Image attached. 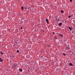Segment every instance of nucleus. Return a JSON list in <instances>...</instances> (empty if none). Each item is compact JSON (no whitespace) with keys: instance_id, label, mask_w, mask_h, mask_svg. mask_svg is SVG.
Returning a JSON list of instances; mask_svg holds the SVG:
<instances>
[{"instance_id":"nucleus-1","label":"nucleus","mask_w":75,"mask_h":75,"mask_svg":"<svg viewBox=\"0 0 75 75\" xmlns=\"http://www.w3.org/2000/svg\"><path fill=\"white\" fill-rule=\"evenodd\" d=\"M17 64L16 63H15L13 64V67H14V68L16 67H17Z\"/></svg>"},{"instance_id":"nucleus-2","label":"nucleus","mask_w":75,"mask_h":75,"mask_svg":"<svg viewBox=\"0 0 75 75\" xmlns=\"http://www.w3.org/2000/svg\"><path fill=\"white\" fill-rule=\"evenodd\" d=\"M69 45L68 46H67V47H66V48L67 49V50H69Z\"/></svg>"},{"instance_id":"nucleus-3","label":"nucleus","mask_w":75,"mask_h":75,"mask_svg":"<svg viewBox=\"0 0 75 75\" xmlns=\"http://www.w3.org/2000/svg\"><path fill=\"white\" fill-rule=\"evenodd\" d=\"M59 19H58V18H57L56 19V22H59Z\"/></svg>"},{"instance_id":"nucleus-4","label":"nucleus","mask_w":75,"mask_h":75,"mask_svg":"<svg viewBox=\"0 0 75 75\" xmlns=\"http://www.w3.org/2000/svg\"><path fill=\"white\" fill-rule=\"evenodd\" d=\"M46 20L47 23H49V22L48 21V19L47 18H46Z\"/></svg>"},{"instance_id":"nucleus-5","label":"nucleus","mask_w":75,"mask_h":75,"mask_svg":"<svg viewBox=\"0 0 75 75\" xmlns=\"http://www.w3.org/2000/svg\"><path fill=\"white\" fill-rule=\"evenodd\" d=\"M62 23H60L58 24V25L61 26V25H62Z\"/></svg>"},{"instance_id":"nucleus-6","label":"nucleus","mask_w":75,"mask_h":75,"mask_svg":"<svg viewBox=\"0 0 75 75\" xmlns=\"http://www.w3.org/2000/svg\"><path fill=\"white\" fill-rule=\"evenodd\" d=\"M19 70L20 71V72H22L23 71V70L21 69H19Z\"/></svg>"},{"instance_id":"nucleus-7","label":"nucleus","mask_w":75,"mask_h":75,"mask_svg":"<svg viewBox=\"0 0 75 75\" xmlns=\"http://www.w3.org/2000/svg\"><path fill=\"white\" fill-rule=\"evenodd\" d=\"M69 65H71V66H73V64L71 63H70L69 64Z\"/></svg>"},{"instance_id":"nucleus-8","label":"nucleus","mask_w":75,"mask_h":75,"mask_svg":"<svg viewBox=\"0 0 75 75\" xmlns=\"http://www.w3.org/2000/svg\"><path fill=\"white\" fill-rule=\"evenodd\" d=\"M60 36H61L62 37H63V35L62 34H60Z\"/></svg>"},{"instance_id":"nucleus-9","label":"nucleus","mask_w":75,"mask_h":75,"mask_svg":"<svg viewBox=\"0 0 75 75\" xmlns=\"http://www.w3.org/2000/svg\"><path fill=\"white\" fill-rule=\"evenodd\" d=\"M68 28H69V29H70V30L71 31H72V29H71V28L69 27H68Z\"/></svg>"},{"instance_id":"nucleus-10","label":"nucleus","mask_w":75,"mask_h":75,"mask_svg":"<svg viewBox=\"0 0 75 75\" xmlns=\"http://www.w3.org/2000/svg\"><path fill=\"white\" fill-rule=\"evenodd\" d=\"M21 9H22V10H23L24 7H23V6H22L21 7Z\"/></svg>"},{"instance_id":"nucleus-11","label":"nucleus","mask_w":75,"mask_h":75,"mask_svg":"<svg viewBox=\"0 0 75 75\" xmlns=\"http://www.w3.org/2000/svg\"><path fill=\"white\" fill-rule=\"evenodd\" d=\"M3 61V60H2L1 59H0V62H2Z\"/></svg>"},{"instance_id":"nucleus-12","label":"nucleus","mask_w":75,"mask_h":75,"mask_svg":"<svg viewBox=\"0 0 75 75\" xmlns=\"http://www.w3.org/2000/svg\"><path fill=\"white\" fill-rule=\"evenodd\" d=\"M61 12L62 13H64V11L62 10L61 11Z\"/></svg>"},{"instance_id":"nucleus-13","label":"nucleus","mask_w":75,"mask_h":75,"mask_svg":"<svg viewBox=\"0 0 75 75\" xmlns=\"http://www.w3.org/2000/svg\"><path fill=\"white\" fill-rule=\"evenodd\" d=\"M71 16H69L68 17V18H71Z\"/></svg>"},{"instance_id":"nucleus-14","label":"nucleus","mask_w":75,"mask_h":75,"mask_svg":"<svg viewBox=\"0 0 75 75\" xmlns=\"http://www.w3.org/2000/svg\"><path fill=\"white\" fill-rule=\"evenodd\" d=\"M63 55H64V56H65L66 55V54H65V53H63Z\"/></svg>"},{"instance_id":"nucleus-15","label":"nucleus","mask_w":75,"mask_h":75,"mask_svg":"<svg viewBox=\"0 0 75 75\" xmlns=\"http://www.w3.org/2000/svg\"><path fill=\"white\" fill-rule=\"evenodd\" d=\"M17 52H18H18H19V50H17Z\"/></svg>"},{"instance_id":"nucleus-16","label":"nucleus","mask_w":75,"mask_h":75,"mask_svg":"<svg viewBox=\"0 0 75 75\" xmlns=\"http://www.w3.org/2000/svg\"><path fill=\"white\" fill-rule=\"evenodd\" d=\"M25 9L26 10H27V8L26 7H25Z\"/></svg>"},{"instance_id":"nucleus-17","label":"nucleus","mask_w":75,"mask_h":75,"mask_svg":"<svg viewBox=\"0 0 75 75\" xmlns=\"http://www.w3.org/2000/svg\"><path fill=\"white\" fill-rule=\"evenodd\" d=\"M1 54H2V55H3V52H1Z\"/></svg>"},{"instance_id":"nucleus-18","label":"nucleus","mask_w":75,"mask_h":75,"mask_svg":"<svg viewBox=\"0 0 75 75\" xmlns=\"http://www.w3.org/2000/svg\"><path fill=\"white\" fill-rule=\"evenodd\" d=\"M55 38H56V39H57V36H56L55 37H54Z\"/></svg>"},{"instance_id":"nucleus-19","label":"nucleus","mask_w":75,"mask_h":75,"mask_svg":"<svg viewBox=\"0 0 75 75\" xmlns=\"http://www.w3.org/2000/svg\"><path fill=\"white\" fill-rule=\"evenodd\" d=\"M54 34H55V32H53V35H54Z\"/></svg>"},{"instance_id":"nucleus-20","label":"nucleus","mask_w":75,"mask_h":75,"mask_svg":"<svg viewBox=\"0 0 75 75\" xmlns=\"http://www.w3.org/2000/svg\"><path fill=\"white\" fill-rule=\"evenodd\" d=\"M70 2L72 1V0H69Z\"/></svg>"},{"instance_id":"nucleus-21","label":"nucleus","mask_w":75,"mask_h":75,"mask_svg":"<svg viewBox=\"0 0 75 75\" xmlns=\"http://www.w3.org/2000/svg\"><path fill=\"white\" fill-rule=\"evenodd\" d=\"M28 72H30V70H29V69H28Z\"/></svg>"},{"instance_id":"nucleus-22","label":"nucleus","mask_w":75,"mask_h":75,"mask_svg":"<svg viewBox=\"0 0 75 75\" xmlns=\"http://www.w3.org/2000/svg\"><path fill=\"white\" fill-rule=\"evenodd\" d=\"M21 29H23V28H22V27L21 28Z\"/></svg>"},{"instance_id":"nucleus-23","label":"nucleus","mask_w":75,"mask_h":75,"mask_svg":"<svg viewBox=\"0 0 75 75\" xmlns=\"http://www.w3.org/2000/svg\"><path fill=\"white\" fill-rule=\"evenodd\" d=\"M71 54H72H72H73V52H72Z\"/></svg>"},{"instance_id":"nucleus-24","label":"nucleus","mask_w":75,"mask_h":75,"mask_svg":"<svg viewBox=\"0 0 75 75\" xmlns=\"http://www.w3.org/2000/svg\"><path fill=\"white\" fill-rule=\"evenodd\" d=\"M72 33H73V31H72Z\"/></svg>"},{"instance_id":"nucleus-25","label":"nucleus","mask_w":75,"mask_h":75,"mask_svg":"<svg viewBox=\"0 0 75 75\" xmlns=\"http://www.w3.org/2000/svg\"><path fill=\"white\" fill-rule=\"evenodd\" d=\"M65 21V22H67V21Z\"/></svg>"},{"instance_id":"nucleus-26","label":"nucleus","mask_w":75,"mask_h":75,"mask_svg":"<svg viewBox=\"0 0 75 75\" xmlns=\"http://www.w3.org/2000/svg\"><path fill=\"white\" fill-rule=\"evenodd\" d=\"M41 57H42V56H41Z\"/></svg>"},{"instance_id":"nucleus-27","label":"nucleus","mask_w":75,"mask_h":75,"mask_svg":"<svg viewBox=\"0 0 75 75\" xmlns=\"http://www.w3.org/2000/svg\"><path fill=\"white\" fill-rule=\"evenodd\" d=\"M0 59H1V58H0Z\"/></svg>"},{"instance_id":"nucleus-28","label":"nucleus","mask_w":75,"mask_h":75,"mask_svg":"<svg viewBox=\"0 0 75 75\" xmlns=\"http://www.w3.org/2000/svg\"><path fill=\"white\" fill-rule=\"evenodd\" d=\"M13 46H14V45H13Z\"/></svg>"},{"instance_id":"nucleus-29","label":"nucleus","mask_w":75,"mask_h":75,"mask_svg":"<svg viewBox=\"0 0 75 75\" xmlns=\"http://www.w3.org/2000/svg\"><path fill=\"white\" fill-rule=\"evenodd\" d=\"M28 10H29V9H28Z\"/></svg>"},{"instance_id":"nucleus-30","label":"nucleus","mask_w":75,"mask_h":75,"mask_svg":"<svg viewBox=\"0 0 75 75\" xmlns=\"http://www.w3.org/2000/svg\"><path fill=\"white\" fill-rule=\"evenodd\" d=\"M21 75H22V74H21Z\"/></svg>"},{"instance_id":"nucleus-31","label":"nucleus","mask_w":75,"mask_h":75,"mask_svg":"<svg viewBox=\"0 0 75 75\" xmlns=\"http://www.w3.org/2000/svg\"><path fill=\"white\" fill-rule=\"evenodd\" d=\"M24 21H25V20Z\"/></svg>"},{"instance_id":"nucleus-32","label":"nucleus","mask_w":75,"mask_h":75,"mask_svg":"<svg viewBox=\"0 0 75 75\" xmlns=\"http://www.w3.org/2000/svg\"><path fill=\"white\" fill-rule=\"evenodd\" d=\"M56 69V70H57V69Z\"/></svg>"}]
</instances>
